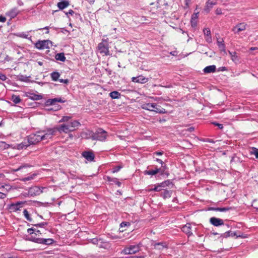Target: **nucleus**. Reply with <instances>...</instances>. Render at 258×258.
<instances>
[{
  "label": "nucleus",
  "instance_id": "f257e3e1",
  "mask_svg": "<svg viewBox=\"0 0 258 258\" xmlns=\"http://www.w3.org/2000/svg\"><path fill=\"white\" fill-rule=\"evenodd\" d=\"M35 229L31 228L27 229V232L30 234V236L27 238V240L29 241L39 243L42 244L44 245H50L52 244L54 240L51 238H37L33 234L35 233Z\"/></svg>",
  "mask_w": 258,
  "mask_h": 258
},
{
  "label": "nucleus",
  "instance_id": "f03ea898",
  "mask_svg": "<svg viewBox=\"0 0 258 258\" xmlns=\"http://www.w3.org/2000/svg\"><path fill=\"white\" fill-rule=\"evenodd\" d=\"M81 125L79 121L76 120H71L67 124H62L58 126L59 132L60 133L63 132L67 133L69 132H72L78 128Z\"/></svg>",
  "mask_w": 258,
  "mask_h": 258
},
{
  "label": "nucleus",
  "instance_id": "7ed1b4c3",
  "mask_svg": "<svg viewBox=\"0 0 258 258\" xmlns=\"http://www.w3.org/2000/svg\"><path fill=\"white\" fill-rule=\"evenodd\" d=\"M57 132H59L58 126H54L52 128H47L46 130L39 131V132H41L40 134L43 140L52 139Z\"/></svg>",
  "mask_w": 258,
  "mask_h": 258
},
{
  "label": "nucleus",
  "instance_id": "20e7f679",
  "mask_svg": "<svg viewBox=\"0 0 258 258\" xmlns=\"http://www.w3.org/2000/svg\"><path fill=\"white\" fill-rule=\"evenodd\" d=\"M108 133L107 132L101 128H98L95 132L92 133L91 138L93 140L104 142L106 139Z\"/></svg>",
  "mask_w": 258,
  "mask_h": 258
},
{
  "label": "nucleus",
  "instance_id": "39448f33",
  "mask_svg": "<svg viewBox=\"0 0 258 258\" xmlns=\"http://www.w3.org/2000/svg\"><path fill=\"white\" fill-rule=\"evenodd\" d=\"M89 241L94 245H96L99 248L107 249L110 246L109 242L100 237L90 239Z\"/></svg>",
  "mask_w": 258,
  "mask_h": 258
},
{
  "label": "nucleus",
  "instance_id": "423d86ee",
  "mask_svg": "<svg viewBox=\"0 0 258 258\" xmlns=\"http://www.w3.org/2000/svg\"><path fill=\"white\" fill-rule=\"evenodd\" d=\"M39 131L36 132L35 133L31 134L27 137V140L29 145H35L39 143L40 141H43L41 137V133Z\"/></svg>",
  "mask_w": 258,
  "mask_h": 258
},
{
  "label": "nucleus",
  "instance_id": "0eeeda50",
  "mask_svg": "<svg viewBox=\"0 0 258 258\" xmlns=\"http://www.w3.org/2000/svg\"><path fill=\"white\" fill-rule=\"evenodd\" d=\"M97 49L99 52L102 55L107 56L110 55L109 51V44L107 41L103 40L98 44Z\"/></svg>",
  "mask_w": 258,
  "mask_h": 258
},
{
  "label": "nucleus",
  "instance_id": "6e6552de",
  "mask_svg": "<svg viewBox=\"0 0 258 258\" xmlns=\"http://www.w3.org/2000/svg\"><path fill=\"white\" fill-rule=\"evenodd\" d=\"M48 189L47 187L34 186L29 188L28 194L31 196H36L40 195L42 192H46Z\"/></svg>",
  "mask_w": 258,
  "mask_h": 258
},
{
  "label": "nucleus",
  "instance_id": "1a4fd4ad",
  "mask_svg": "<svg viewBox=\"0 0 258 258\" xmlns=\"http://www.w3.org/2000/svg\"><path fill=\"white\" fill-rule=\"evenodd\" d=\"M158 105L156 103H145L142 105L143 109L149 110L151 111H155L157 113H164L166 112L165 109H160L157 107Z\"/></svg>",
  "mask_w": 258,
  "mask_h": 258
},
{
  "label": "nucleus",
  "instance_id": "9d476101",
  "mask_svg": "<svg viewBox=\"0 0 258 258\" xmlns=\"http://www.w3.org/2000/svg\"><path fill=\"white\" fill-rule=\"evenodd\" d=\"M140 250V244L137 245H131L128 247H125L122 251L124 254H135Z\"/></svg>",
  "mask_w": 258,
  "mask_h": 258
},
{
  "label": "nucleus",
  "instance_id": "9b49d317",
  "mask_svg": "<svg viewBox=\"0 0 258 258\" xmlns=\"http://www.w3.org/2000/svg\"><path fill=\"white\" fill-rule=\"evenodd\" d=\"M26 202H18L16 203H11L8 205V209L11 212H16L20 210Z\"/></svg>",
  "mask_w": 258,
  "mask_h": 258
},
{
  "label": "nucleus",
  "instance_id": "f8f14e48",
  "mask_svg": "<svg viewBox=\"0 0 258 258\" xmlns=\"http://www.w3.org/2000/svg\"><path fill=\"white\" fill-rule=\"evenodd\" d=\"M49 41L48 40H39L35 44V46L38 49L49 48Z\"/></svg>",
  "mask_w": 258,
  "mask_h": 258
},
{
  "label": "nucleus",
  "instance_id": "ddd939ff",
  "mask_svg": "<svg viewBox=\"0 0 258 258\" xmlns=\"http://www.w3.org/2000/svg\"><path fill=\"white\" fill-rule=\"evenodd\" d=\"M247 25L245 23H240L234 26L232 31L235 34H239L240 32L244 31L246 28Z\"/></svg>",
  "mask_w": 258,
  "mask_h": 258
},
{
  "label": "nucleus",
  "instance_id": "4468645a",
  "mask_svg": "<svg viewBox=\"0 0 258 258\" xmlns=\"http://www.w3.org/2000/svg\"><path fill=\"white\" fill-rule=\"evenodd\" d=\"M20 13L21 11L17 7H14L6 13V15L12 19L16 17Z\"/></svg>",
  "mask_w": 258,
  "mask_h": 258
},
{
  "label": "nucleus",
  "instance_id": "2eb2a0df",
  "mask_svg": "<svg viewBox=\"0 0 258 258\" xmlns=\"http://www.w3.org/2000/svg\"><path fill=\"white\" fill-rule=\"evenodd\" d=\"M66 100L61 98H55L47 99L45 102L46 106L55 105L57 102L64 103Z\"/></svg>",
  "mask_w": 258,
  "mask_h": 258
},
{
  "label": "nucleus",
  "instance_id": "dca6fc26",
  "mask_svg": "<svg viewBox=\"0 0 258 258\" xmlns=\"http://www.w3.org/2000/svg\"><path fill=\"white\" fill-rule=\"evenodd\" d=\"M210 222L212 225L216 227L224 225V222L222 219L215 217H211L210 219Z\"/></svg>",
  "mask_w": 258,
  "mask_h": 258
},
{
  "label": "nucleus",
  "instance_id": "f3484780",
  "mask_svg": "<svg viewBox=\"0 0 258 258\" xmlns=\"http://www.w3.org/2000/svg\"><path fill=\"white\" fill-rule=\"evenodd\" d=\"M217 4V0H208L206 4L204 10L207 13H209L213 7Z\"/></svg>",
  "mask_w": 258,
  "mask_h": 258
},
{
  "label": "nucleus",
  "instance_id": "a211bd4d",
  "mask_svg": "<svg viewBox=\"0 0 258 258\" xmlns=\"http://www.w3.org/2000/svg\"><path fill=\"white\" fill-rule=\"evenodd\" d=\"M182 231L187 235L188 237L192 235L191 225L190 223H187L182 227Z\"/></svg>",
  "mask_w": 258,
  "mask_h": 258
},
{
  "label": "nucleus",
  "instance_id": "6ab92c4d",
  "mask_svg": "<svg viewBox=\"0 0 258 258\" xmlns=\"http://www.w3.org/2000/svg\"><path fill=\"white\" fill-rule=\"evenodd\" d=\"M82 156L89 161H92L94 159V154L90 151H84L82 154Z\"/></svg>",
  "mask_w": 258,
  "mask_h": 258
},
{
  "label": "nucleus",
  "instance_id": "aec40b11",
  "mask_svg": "<svg viewBox=\"0 0 258 258\" xmlns=\"http://www.w3.org/2000/svg\"><path fill=\"white\" fill-rule=\"evenodd\" d=\"M231 59L235 63H239L240 62V57L238 55L237 53L235 51H228Z\"/></svg>",
  "mask_w": 258,
  "mask_h": 258
},
{
  "label": "nucleus",
  "instance_id": "412c9836",
  "mask_svg": "<svg viewBox=\"0 0 258 258\" xmlns=\"http://www.w3.org/2000/svg\"><path fill=\"white\" fill-rule=\"evenodd\" d=\"M132 81L134 82L145 83L148 81V79L143 76H139L137 77H133Z\"/></svg>",
  "mask_w": 258,
  "mask_h": 258
},
{
  "label": "nucleus",
  "instance_id": "4be33fe9",
  "mask_svg": "<svg viewBox=\"0 0 258 258\" xmlns=\"http://www.w3.org/2000/svg\"><path fill=\"white\" fill-rule=\"evenodd\" d=\"M216 67L215 65L209 66L205 67L203 71L205 74L213 73L216 72Z\"/></svg>",
  "mask_w": 258,
  "mask_h": 258
},
{
  "label": "nucleus",
  "instance_id": "5701e85b",
  "mask_svg": "<svg viewBox=\"0 0 258 258\" xmlns=\"http://www.w3.org/2000/svg\"><path fill=\"white\" fill-rule=\"evenodd\" d=\"M232 209V207H227L224 208H219V207H210L209 210L211 211H219V212H226Z\"/></svg>",
  "mask_w": 258,
  "mask_h": 258
},
{
  "label": "nucleus",
  "instance_id": "b1692460",
  "mask_svg": "<svg viewBox=\"0 0 258 258\" xmlns=\"http://www.w3.org/2000/svg\"><path fill=\"white\" fill-rule=\"evenodd\" d=\"M161 168H156L154 170H146L144 172L146 175H154L160 172Z\"/></svg>",
  "mask_w": 258,
  "mask_h": 258
},
{
  "label": "nucleus",
  "instance_id": "393cba45",
  "mask_svg": "<svg viewBox=\"0 0 258 258\" xmlns=\"http://www.w3.org/2000/svg\"><path fill=\"white\" fill-rule=\"evenodd\" d=\"M234 236H236L237 237H243L242 236L240 235H236V233L235 232H233L231 231H227L223 233V235H222V237L225 238H227L230 236L233 237Z\"/></svg>",
  "mask_w": 258,
  "mask_h": 258
},
{
  "label": "nucleus",
  "instance_id": "a878e982",
  "mask_svg": "<svg viewBox=\"0 0 258 258\" xmlns=\"http://www.w3.org/2000/svg\"><path fill=\"white\" fill-rule=\"evenodd\" d=\"M69 2L68 1H61L57 3V7L59 10H63L68 7Z\"/></svg>",
  "mask_w": 258,
  "mask_h": 258
},
{
  "label": "nucleus",
  "instance_id": "bb28decb",
  "mask_svg": "<svg viewBox=\"0 0 258 258\" xmlns=\"http://www.w3.org/2000/svg\"><path fill=\"white\" fill-rule=\"evenodd\" d=\"M55 58L57 60H59L62 62L65 61L66 59V57L64 56V54L63 52H60L56 53L55 55Z\"/></svg>",
  "mask_w": 258,
  "mask_h": 258
},
{
  "label": "nucleus",
  "instance_id": "cd10ccee",
  "mask_svg": "<svg viewBox=\"0 0 258 258\" xmlns=\"http://www.w3.org/2000/svg\"><path fill=\"white\" fill-rule=\"evenodd\" d=\"M171 194H172L171 190H168L165 189L161 193V196L163 197V199H166L170 198L171 196Z\"/></svg>",
  "mask_w": 258,
  "mask_h": 258
},
{
  "label": "nucleus",
  "instance_id": "c85d7f7f",
  "mask_svg": "<svg viewBox=\"0 0 258 258\" xmlns=\"http://www.w3.org/2000/svg\"><path fill=\"white\" fill-rule=\"evenodd\" d=\"M109 96L112 99H119L121 97V94L119 92L116 91L111 92L109 93Z\"/></svg>",
  "mask_w": 258,
  "mask_h": 258
},
{
  "label": "nucleus",
  "instance_id": "c756f323",
  "mask_svg": "<svg viewBox=\"0 0 258 258\" xmlns=\"http://www.w3.org/2000/svg\"><path fill=\"white\" fill-rule=\"evenodd\" d=\"M217 43L220 51L225 52V46L224 43V40H223V39H222L221 41H219L218 40Z\"/></svg>",
  "mask_w": 258,
  "mask_h": 258
},
{
  "label": "nucleus",
  "instance_id": "7c9ffc66",
  "mask_svg": "<svg viewBox=\"0 0 258 258\" xmlns=\"http://www.w3.org/2000/svg\"><path fill=\"white\" fill-rule=\"evenodd\" d=\"M60 74L57 72H53L50 74L51 79L54 81L59 80L58 78L60 77Z\"/></svg>",
  "mask_w": 258,
  "mask_h": 258
},
{
  "label": "nucleus",
  "instance_id": "2f4dec72",
  "mask_svg": "<svg viewBox=\"0 0 258 258\" xmlns=\"http://www.w3.org/2000/svg\"><path fill=\"white\" fill-rule=\"evenodd\" d=\"M12 101L15 104L19 103L21 101L20 97L19 95H13L11 98Z\"/></svg>",
  "mask_w": 258,
  "mask_h": 258
},
{
  "label": "nucleus",
  "instance_id": "473e14b6",
  "mask_svg": "<svg viewBox=\"0 0 258 258\" xmlns=\"http://www.w3.org/2000/svg\"><path fill=\"white\" fill-rule=\"evenodd\" d=\"M170 185L173 186V184L172 182L170 180H169V179L160 183V186H162V187L169 186Z\"/></svg>",
  "mask_w": 258,
  "mask_h": 258
},
{
  "label": "nucleus",
  "instance_id": "72a5a7b5",
  "mask_svg": "<svg viewBox=\"0 0 258 258\" xmlns=\"http://www.w3.org/2000/svg\"><path fill=\"white\" fill-rule=\"evenodd\" d=\"M18 80L21 82H27L29 81L28 77L24 75H19L17 77Z\"/></svg>",
  "mask_w": 258,
  "mask_h": 258
},
{
  "label": "nucleus",
  "instance_id": "f704fd0d",
  "mask_svg": "<svg viewBox=\"0 0 258 258\" xmlns=\"http://www.w3.org/2000/svg\"><path fill=\"white\" fill-rule=\"evenodd\" d=\"M23 215H24V217H25V218L28 221H29V222H32V219L30 217V214H29L28 211L26 209H25L24 210V211H23Z\"/></svg>",
  "mask_w": 258,
  "mask_h": 258
},
{
  "label": "nucleus",
  "instance_id": "c9c22d12",
  "mask_svg": "<svg viewBox=\"0 0 258 258\" xmlns=\"http://www.w3.org/2000/svg\"><path fill=\"white\" fill-rule=\"evenodd\" d=\"M17 36L21 38H26V39H28L29 40H31V36H29V35L28 34H26V33H24V32L19 33L17 35Z\"/></svg>",
  "mask_w": 258,
  "mask_h": 258
},
{
  "label": "nucleus",
  "instance_id": "e433bc0d",
  "mask_svg": "<svg viewBox=\"0 0 258 258\" xmlns=\"http://www.w3.org/2000/svg\"><path fill=\"white\" fill-rule=\"evenodd\" d=\"M197 15L198 14H195V17H194V16H192L191 19V25L192 27H195L197 26V22L196 21V19L197 18Z\"/></svg>",
  "mask_w": 258,
  "mask_h": 258
},
{
  "label": "nucleus",
  "instance_id": "4c0bfd02",
  "mask_svg": "<svg viewBox=\"0 0 258 258\" xmlns=\"http://www.w3.org/2000/svg\"><path fill=\"white\" fill-rule=\"evenodd\" d=\"M9 145L3 141H0V150H4L8 149Z\"/></svg>",
  "mask_w": 258,
  "mask_h": 258
},
{
  "label": "nucleus",
  "instance_id": "58836bf2",
  "mask_svg": "<svg viewBox=\"0 0 258 258\" xmlns=\"http://www.w3.org/2000/svg\"><path fill=\"white\" fill-rule=\"evenodd\" d=\"M164 244V243L162 242H157L155 243L154 246L155 248H158L159 249H160L165 247V245Z\"/></svg>",
  "mask_w": 258,
  "mask_h": 258
},
{
  "label": "nucleus",
  "instance_id": "ea45409f",
  "mask_svg": "<svg viewBox=\"0 0 258 258\" xmlns=\"http://www.w3.org/2000/svg\"><path fill=\"white\" fill-rule=\"evenodd\" d=\"M250 154L254 155L255 158L258 159V149L253 147L250 151Z\"/></svg>",
  "mask_w": 258,
  "mask_h": 258
},
{
  "label": "nucleus",
  "instance_id": "a19ab883",
  "mask_svg": "<svg viewBox=\"0 0 258 258\" xmlns=\"http://www.w3.org/2000/svg\"><path fill=\"white\" fill-rule=\"evenodd\" d=\"M162 186H160V183L155 185V187L152 189H149V191H160L162 190Z\"/></svg>",
  "mask_w": 258,
  "mask_h": 258
},
{
  "label": "nucleus",
  "instance_id": "79ce46f5",
  "mask_svg": "<svg viewBox=\"0 0 258 258\" xmlns=\"http://www.w3.org/2000/svg\"><path fill=\"white\" fill-rule=\"evenodd\" d=\"M122 168V166L121 165H118L114 167L111 170L112 173L117 172L120 170V169Z\"/></svg>",
  "mask_w": 258,
  "mask_h": 258
},
{
  "label": "nucleus",
  "instance_id": "37998d69",
  "mask_svg": "<svg viewBox=\"0 0 258 258\" xmlns=\"http://www.w3.org/2000/svg\"><path fill=\"white\" fill-rule=\"evenodd\" d=\"M204 34L207 37H209L211 35V31L209 28H206L203 30Z\"/></svg>",
  "mask_w": 258,
  "mask_h": 258
},
{
  "label": "nucleus",
  "instance_id": "c03bdc74",
  "mask_svg": "<svg viewBox=\"0 0 258 258\" xmlns=\"http://www.w3.org/2000/svg\"><path fill=\"white\" fill-rule=\"evenodd\" d=\"M71 118V116H63L61 119L59 121V122H68L70 119Z\"/></svg>",
  "mask_w": 258,
  "mask_h": 258
},
{
  "label": "nucleus",
  "instance_id": "a18cd8bd",
  "mask_svg": "<svg viewBox=\"0 0 258 258\" xmlns=\"http://www.w3.org/2000/svg\"><path fill=\"white\" fill-rule=\"evenodd\" d=\"M30 145L29 144H26V143H22L21 144H20L19 145H18V149H22L23 148H26L28 146H29Z\"/></svg>",
  "mask_w": 258,
  "mask_h": 258
},
{
  "label": "nucleus",
  "instance_id": "49530a36",
  "mask_svg": "<svg viewBox=\"0 0 258 258\" xmlns=\"http://www.w3.org/2000/svg\"><path fill=\"white\" fill-rule=\"evenodd\" d=\"M131 225V223L128 222H122L120 224V228H123L124 227H129Z\"/></svg>",
  "mask_w": 258,
  "mask_h": 258
},
{
  "label": "nucleus",
  "instance_id": "de8ad7c7",
  "mask_svg": "<svg viewBox=\"0 0 258 258\" xmlns=\"http://www.w3.org/2000/svg\"><path fill=\"white\" fill-rule=\"evenodd\" d=\"M48 225V223L47 222H41L37 224H33L34 226L38 227H44L45 226H47Z\"/></svg>",
  "mask_w": 258,
  "mask_h": 258
},
{
  "label": "nucleus",
  "instance_id": "09e8293b",
  "mask_svg": "<svg viewBox=\"0 0 258 258\" xmlns=\"http://www.w3.org/2000/svg\"><path fill=\"white\" fill-rule=\"evenodd\" d=\"M66 15H67V17L69 18V15L73 16L75 14V12L72 10H70L68 12H66Z\"/></svg>",
  "mask_w": 258,
  "mask_h": 258
},
{
  "label": "nucleus",
  "instance_id": "8fccbe9b",
  "mask_svg": "<svg viewBox=\"0 0 258 258\" xmlns=\"http://www.w3.org/2000/svg\"><path fill=\"white\" fill-rule=\"evenodd\" d=\"M112 180H113V181L112 182L114 183L118 187H120L121 186V183L120 181H119L116 178H114Z\"/></svg>",
  "mask_w": 258,
  "mask_h": 258
},
{
  "label": "nucleus",
  "instance_id": "3c124183",
  "mask_svg": "<svg viewBox=\"0 0 258 258\" xmlns=\"http://www.w3.org/2000/svg\"><path fill=\"white\" fill-rule=\"evenodd\" d=\"M212 124L218 126L219 129L222 130L223 128V125L222 124L219 123L217 122H212Z\"/></svg>",
  "mask_w": 258,
  "mask_h": 258
},
{
  "label": "nucleus",
  "instance_id": "603ef678",
  "mask_svg": "<svg viewBox=\"0 0 258 258\" xmlns=\"http://www.w3.org/2000/svg\"><path fill=\"white\" fill-rule=\"evenodd\" d=\"M163 151H157V152H155L153 153V158H155V156L156 155V156H161V155H162L163 154Z\"/></svg>",
  "mask_w": 258,
  "mask_h": 258
},
{
  "label": "nucleus",
  "instance_id": "864d4df0",
  "mask_svg": "<svg viewBox=\"0 0 258 258\" xmlns=\"http://www.w3.org/2000/svg\"><path fill=\"white\" fill-rule=\"evenodd\" d=\"M7 79V78L6 76L4 74L0 72V80L2 81H5Z\"/></svg>",
  "mask_w": 258,
  "mask_h": 258
},
{
  "label": "nucleus",
  "instance_id": "5fc2aeb1",
  "mask_svg": "<svg viewBox=\"0 0 258 258\" xmlns=\"http://www.w3.org/2000/svg\"><path fill=\"white\" fill-rule=\"evenodd\" d=\"M33 96L31 97V98L34 100H37L40 99V95H36V94H32Z\"/></svg>",
  "mask_w": 258,
  "mask_h": 258
},
{
  "label": "nucleus",
  "instance_id": "6e6d98bb",
  "mask_svg": "<svg viewBox=\"0 0 258 258\" xmlns=\"http://www.w3.org/2000/svg\"><path fill=\"white\" fill-rule=\"evenodd\" d=\"M161 170L162 172H163L165 170L167 169V167L164 162L163 163V165H161Z\"/></svg>",
  "mask_w": 258,
  "mask_h": 258
},
{
  "label": "nucleus",
  "instance_id": "4d7b16f0",
  "mask_svg": "<svg viewBox=\"0 0 258 258\" xmlns=\"http://www.w3.org/2000/svg\"><path fill=\"white\" fill-rule=\"evenodd\" d=\"M33 178V177L32 176H28V177H24V178H22L21 179V180L23 181H27L30 180L32 179Z\"/></svg>",
  "mask_w": 258,
  "mask_h": 258
},
{
  "label": "nucleus",
  "instance_id": "13d9d810",
  "mask_svg": "<svg viewBox=\"0 0 258 258\" xmlns=\"http://www.w3.org/2000/svg\"><path fill=\"white\" fill-rule=\"evenodd\" d=\"M215 13L216 15H221L222 14V10L220 8H217L216 11H215Z\"/></svg>",
  "mask_w": 258,
  "mask_h": 258
},
{
  "label": "nucleus",
  "instance_id": "bf43d9fd",
  "mask_svg": "<svg viewBox=\"0 0 258 258\" xmlns=\"http://www.w3.org/2000/svg\"><path fill=\"white\" fill-rule=\"evenodd\" d=\"M60 83H63L66 84H68L69 80L68 79H59L58 80Z\"/></svg>",
  "mask_w": 258,
  "mask_h": 258
},
{
  "label": "nucleus",
  "instance_id": "052dcab7",
  "mask_svg": "<svg viewBox=\"0 0 258 258\" xmlns=\"http://www.w3.org/2000/svg\"><path fill=\"white\" fill-rule=\"evenodd\" d=\"M17 4L19 6H23L24 3L22 0H17Z\"/></svg>",
  "mask_w": 258,
  "mask_h": 258
},
{
  "label": "nucleus",
  "instance_id": "680f3d73",
  "mask_svg": "<svg viewBox=\"0 0 258 258\" xmlns=\"http://www.w3.org/2000/svg\"><path fill=\"white\" fill-rule=\"evenodd\" d=\"M7 197V194L0 192V199H4Z\"/></svg>",
  "mask_w": 258,
  "mask_h": 258
},
{
  "label": "nucleus",
  "instance_id": "e2e57ef3",
  "mask_svg": "<svg viewBox=\"0 0 258 258\" xmlns=\"http://www.w3.org/2000/svg\"><path fill=\"white\" fill-rule=\"evenodd\" d=\"M7 19H6V18L3 16H0V22H5L6 21Z\"/></svg>",
  "mask_w": 258,
  "mask_h": 258
},
{
  "label": "nucleus",
  "instance_id": "0e129e2a",
  "mask_svg": "<svg viewBox=\"0 0 258 258\" xmlns=\"http://www.w3.org/2000/svg\"><path fill=\"white\" fill-rule=\"evenodd\" d=\"M34 234H35V235H37V236H40L41 235V233L40 230H36L35 229V233H34Z\"/></svg>",
  "mask_w": 258,
  "mask_h": 258
},
{
  "label": "nucleus",
  "instance_id": "69168bd1",
  "mask_svg": "<svg viewBox=\"0 0 258 258\" xmlns=\"http://www.w3.org/2000/svg\"><path fill=\"white\" fill-rule=\"evenodd\" d=\"M227 70V69L226 67H220L218 68V72H220V71H225Z\"/></svg>",
  "mask_w": 258,
  "mask_h": 258
},
{
  "label": "nucleus",
  "instance_id": "338daca9",
  "mask_svg": "<svg viewBox=\"0 0 258 258\" xmlns=\"http://www.w3.org/2000/svg\"><path fill=\"white\" fill-rule=\"evenodd\" d=\"M154 159H155V161H156V162L159 163L161 165H163V163L164 162L162 160H161L160 159H158V158H155Z\"/></svg>",
  "mask_w": 258,
  "mask_h": 258
},
{
  "label": "nucleus",
  "instance_id": "774afa93",
  "mask_svg": "<svg viewBox=\"0 0 258 258\" xmlns=\"http://www.w3.org/2000/svg\"><path fill=\"white\" fill-rule=\"evenodd\" d=\"M73 16L74 17H75L76 18H79L80 19H81V16L80 14H79L78 13H75V14Z\"/></svg>",
  "mask_w": 258,
  "mask_h": 258
}]
</instances>
